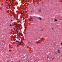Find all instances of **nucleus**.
<instances>
[{"mask_svg": "<svg viewBox=\"0 0 62 62\" xmlns=\"http://www.w3.org/2000/svg\"><path fill=\"white\" fill-rule=\"evenodd\" d=\"M57 52L59 53V54L60 53V50L59 49H58Z\"/></svg>", "mask_w": 62, "mask_h": 62, "instance_id": "nucleus-1", "label": "nucleus"}, {"mask_svg": "<svg viewBox=\"0 0 62 62\" xmlns=\"http://www.w3.org/2000/svg\"><path fill=\"white\" fill-rule=\"evenodd\" d=\"M20 45L21 44H23V41H21V42H20Z\"/></svg>", "mask_w": 62, "mask_h": 62, "instance_id": "nucleus-2", "label": "nucleus"}, {"mask_svg": "<svg viewBox=\"0 0 62 62\" xmlns=\"http://www.w3.org/2000/svg\"><path fill=\"white\" fill-rule=\"evenodd\" d=\"M41 12V10L40 9H39V12Z\"/></svg>", "mask_w": 62, "mask_h": 62, "instance_id": "nucleus-3", "label": "nucleus"}, {"mask_svg": "<svg viewBox=\"0 0 62 62\" xmlns=\"http://www.w3.org/2000/svg\"><path fill=\"white\" fill-rule=\"evenodd\" d=\"M39 18H39V19L40 20V21H41V18L40 17H39Z\"/></svg>", "mask_w": 62, "mask_h": 62, "instance_id": "nucleus-4", "label": "nucleus"}, {"mask_svg": "<svg viewBox=\"0 0 62 62\" xmlns=\"http://www.w3.org/2000/svg\"><path fill=\"white\" fill-rule=\"evenodd\" d=\"M57 54V52H54V54Z\"/></svg>", "mask_w": 62, "mask_h": 62, "instance_id": "nucleus-5", "label": "nucleus"}, {"mask_svg": "<svg viewBox=\"0 0 62 62\" xmlns=\"http://www.w3.org/2000/svg\"><path fill=\"white\" fill-rule=\"evenodd\" d=\"M55 21H57V19H55Z\"/></svg>", "mask_w": 62, "mask_h": 62, "instance_id": "nucleus-6", "label": "nucleus"}, {"mask_svg": "<svg viewBox=\"0 0 62 62\" xmlns=\"http://www.w3.org/2000/svg\"><path fill=\"white\" fill-rule=\"evenodd\" d=\"M7 62H10V60H9Z\"/></svg>", "mask_w": 62, "mask_h": 62, "instance_id": "nucleus-7", "label": "nucleus"}, {"mask_svg": "<svg viewBox=\"0 0 62 62\" xmlns=\"http://www.w3.org/2000/svg\"><path fill=\"white\" fill-rule=\"evenodd\" d=\"M18 26H21V25H20L19 24H18Z\"/></svg>", "mask_w": 62, "mask_h": 62, "instance_id": "nucleus-8", "label": "nucleus"}, {"mask_svg": "<svg viewBox=\"0 0 62 62\" xmlns=\"http://www.w3.org/2000/svg\"><path fill=\"white\" fill-rule=\"evenodd\" d=\"M48 58H49V56H48L47 57V59H48Z\"/></svg>", "mask_w": 62, "mask_h": 62, "instance_id": "nucleus-9", "label": "nucleus"}, {"mask_svg": "<svg viewBox=\"0 0 62 62\" xmlns=\"http://www.w3.org/2000/svg\"><path fill=\"white\" fill-rule=\"evenodd\" d=\"M18 40H16V42H18Z\"/></svg>", "mask_w": 62, "mask_h": 62, "instance_id": "nucleus-10", "label": "nucleus"}, {"mask_svg": "<svg viewBox=\"0 0 62 62\" xmlns=\"http://www.w3.org/2000/svg\"><path fill=\"white\" fill-rule=\"evenodd\" d=\"M10 6H11V5H10V6H9V8H10Z\"/></svg>", "mask_w": 62, "mask_h": 62, "instance_id": "nucleus-11", "label": "nucleus"}, {"mask_svg": "<svg viewBox=\"0 0 62 62\" xmlns=\"http://www.w3.org/2000/svg\"><path fill=\"white\" fill-rule=\"evenodd\" d=\"M18 15H16V16L17 17H18Z\"/></svg>", "mask_w": 62, "mask_h": 62, "instance_id": "nucleus-12", "label": "nucleus"}, {"mask_svg": "<svg viewBox=\"0 0 62 62\" xmlns=\"http://www.w3.org/2000/svg\"><path fill=\"white\" fill-rule=\"evenodd\" d=\"M41 4H43V2H42V3H41Z\"/></svg>", "mask_w": 62, "mask_h": 62, "instance_id": "nucleus-13", "label": "nucleus"}, {"mask_svg": "<svg viewBox=\"0 0 62 62\" xmlns=\"http://www.w3.org/2000/svg\"><path fill=\"white\" fill-rule=\"evenodd\" d=\"M10 26H11V24H10Z\"/></svg>", "mask_w": 62, "mask_h": 62, "instance_id": "nucleus-14", "label": "nucleus"}, {"mask_svg": "<svg viewBox=\"0 0 62 62\" xmlns=\"http://www.w3.org/2000/svg\"><path fill=\"white\" fill-rule=\"evenodd\" d=\"M18 40H20V39L19 38V39Z\"/></svg>", "mask_w": 62, "mask_h": 62, "instance_id": "nucleus-15", "label": "nucleus"}, {"mask_svg": "<svg viewBox=\"0 0 62 62\" xmlns=\"http://www.w3.org/2000/svg\"><path fill=\"white\" fill-rule=\"evenodd\" d=\"M18 33H19V34H21V33L20 32H19Z\"/></svg>", "mask_w": 62, "mask_h": 62, "instance_id": "nucleus-16", "label": "nucleus"}, {"mask_svg": "<svg viewBox=\"0 0 62 62\" xmlns=\"http://www.w3.org/2000/svg\"><path fill=\"white\" fill-rule=\"evenodd\" d=\"M17 33H19V31H17Z\"/></svg>", "mask_w": 62, "mask_h": 62, "instance_id": "nucleus-17", "label": "nucleus"}, {"mask_svg": "<svg viewBox=\"0 0 62 62\" xmlns=\"http://www.w3.org/2000/svg\"><path fill=\"white\" fill-rule=\"evenodd\" d=\"M31 13H32V11H31Z\"/></svg>", "mask_w": 62, "mask_h": 62, "instance_id": "nucleus-18", "label": "nucleus"}, {"mask_svg": "<svg viewBox=\"0 0 62 62\" xmlns=\"http://www.w3.org/2000/svg\"><path fill=\"white\" fill-rule=\"evenodd\" d=\"M17 29H18V27H17Z\"/></svg>", "mask_w": 62, "mask_h": 62, "instance_id": "nucleus-19", "label": "nucleus"}, {"mask_svg": "<svg viewBox=\"0 0 62 62\" xmlns=\"http://www.w3.org/2000/svg\"><path fill=\"white\" fill-rule=\"evenodd\" d=\"M21 14H23V13H21Z\"/></svg>", "mask_w": 62, "mask_h": 62, "instance_id": "nucleus-20", "label": "nucleus"}, {"mask_svg": "<svg viewBox=\"0 0 62 62\" xmlns=\"http://www.w3.org/2000/svg\"><path fill=\"white\" fill-rule=\"evenodd\" d=\"M54 58H53V60H54Z\"/></svg>", "mask_w": 62, "mask_h": 62, "instance_id": "nucleus-21", "label": "nucleus"}, {"mask_svg": "<svg viewBox=\"0 0 62 62\" xmlns=\"http://www.w3.org/2000/svg\"><path fill=\"white\" fill-rule=\"evenodd\" d=\"M18 29H20V28H18Z\"/></svg>", "mask_w": 62, "mask_h": 62, "instance_id": "nucleus-22", "label": "nucleus"}, {"mask_svg": "<svg viewBox=\"0 0 62 62\" xmlns=\"http://www.w3.org/2000/svg\"><path fill=\"white\" fill-rule=\"evenodd\" d=\"M13 21V20H11V21Z\"/></svg>", "mask_w": 62, "mask_h": 62, "instance_id": "nucleus-23", "label": "nucleus"}, {"mask_svg": "<svg viewBox=\"0 0 62 62\" xmlns=\"http://www.w3.org/2000/svg\"><path fill=\"white\" fill-rule=\"evenodd\" d=\"M53 29H54V28H52V29H53Z\"/></svg>", "mask_w": 62, "mask_h": 62, "instance_id": "nucleus-24", "label": "nucleus"}, {"mask_svg": "<svg viewBox=\"0 0 62 62\" xmlns=\"http://www.w3.org/2000/svg\"><path fill=\"white\" fill-rule=\"evenodd\" d=\"M18 28H20V26H18Z\"/></svg>", "mask_w": 62, "mask_h": 62, "instance_id": "nucleus-25", "label": "nucleus"}, {"mask_svg": "<svg viewBox=\"0 0 62 62\" xmlns=\"http://www.w3.org/2000/svg\"><path fill=\"white\" fill-rule=\"evenodd\" d=\"M19 38H21V36H19Z\"/></svg>", "mask_w": 62, "mask_h": 62, "instance_id": "nucleus-26", "label": "nucleus"}, {"mask_svg": "<svg viewBox=\"0 0 62 62\" xmlns=\"http://www.w3.org/2000/svg\"><path fill=\"white\" fill-rule=\"evenodd\" d=\"M20 23H21V22H20Z\"/></svg>", "mask_w": 62, "mask_h": 62, "instance_id": "nucleus-27", "label": "nucleus"}]
</instances>
